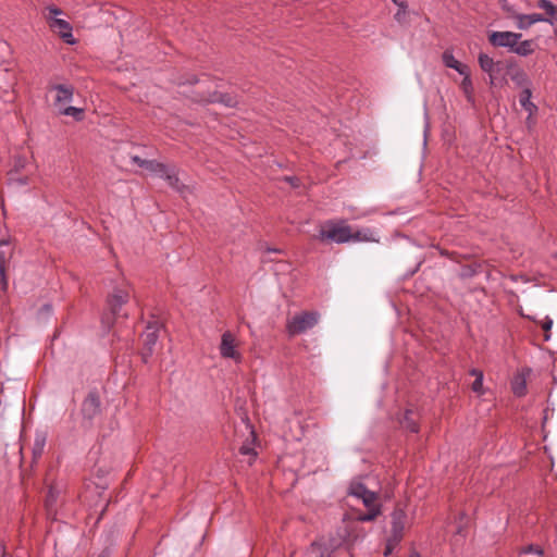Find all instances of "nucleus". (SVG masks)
I'll return each mask as SVG.
<instances>
[{
  "instance_id": "nucleus-1",
  "label": "nucleus",
  "mask_w": 557,
  "mask_h": 557,
  "mask_svg": "<svg viewBox=\"0 0 557 557\" xmlns=\"http://www.w3.org/2000/svg\"><path fill=\"white\" fill-rule=\"evenodd\" d=\"M348 495L360 499L367 508V512L358 513L359 521H374L382 513V505L375 492L367 488L361 482H351L348 488Z\"/></svg>"
},
{
  "instance_id": "nucleus-2",
  "label": "nucleus",
  "mask_w": 557,
  "mask_h": 557,
  "mask_svg": "<svg viewBox=\"0 0 557 557\" xmlns=\"http://www.w3.org/2000/svg\"><path fill=\"white\" fill-rule=\"evenodd\" d=\"M317 238L321 242L345 244L351 242L352 228L344 220L329 221L320 230Z\"/></svg>"
},
{
  "instance_id": "nucleus-3",
  "label": "nucleus",
  "mask_w": 557,
  "mask_h": 557,
  "mask_svg": "<svg viewBox=\"0 0 557 557\" xmlns=\"http://www.w3.org/2000/svg\"><path fill=\"white\" fill-rule=\"evenodd\" d=\"M320 320V313L318 311H301L287 319L286 332L288 336L294 337L296 335L304 334L309 330L313 329Z\"/></svg>"
},
{
  "instance_id": "nucleus-4",
  "label": "nucleus",
  "mask_w": 557,
  "mask_h": 557,
  "mask_svg": "<svg viewBox=\"0 0 557 557\" xmlns=\"http://www.w3.org/2000/svg\"><path fill=\"white\" fill-rule=\"evenodd\" d=\"M360 522L358 520V513L354 517H345L342 521L341 527H338L337 534L334 536L336 541H341V546L343 544H352L359 540H362L366 536V532L362 527H360Z\"/></svg>"
},
{
  "instance_id": "nucleus-5",
  "label": "nucleus",
  "mask_w": 557,
  "mask_h": 557,
  "mask_svg": "<svg viewBox=\"0 0 557 557\" xmlns=\"http://www.w3.org/2000/svg\"><path fill=\"white\" fill-rule=\"evenodd\" d=\"M131 298V287L128 284L123 283L116 286L112 293L108 296L107 305L113 317H116L123 305H125Z\"/></svg>"
},
{
  "instance_id": "nucleus-6",
  "label": "nucleus",
  "mask_w": 557,
  "mask_h": 557,
  "mask_svg": "<svg viewBox=\"0 0 557 557\" xmlns=\"http://www.w3.org/2000/svg\"><path fill=\"white\" fill-rule=\"evenodd\" d=\"M81 412L83 417V424L85 426H90L94 420L101 412V401L96 393H89L87 395L82 404Z\"/></svg>"
},
{
  "instance_id": "nucleus-7",
  "label": "nucleus",
  "mask_w": 557,
  "mask_h": 557,
  "mask_svg": "<svg viewBox=\"0 0 557 557\" xmlns=\"http://www.w3.org/2000/svg\"><path fill=\"white\" fill-rule=\"evenodd\" d=\"M147 170L150 173L165 180L172 188L180 189V180L175 168L168 166L166 164L160 163L156 160H151L149 163H147Z\"/></svg>"
},
{
  "instance_id": "nucleus-8",
  "label": "nucleus",
  "mask_w": 557,
  "mask_h": 557,
  "mask_svg": "<svg viewBox=\"0 0 557 557\" xmlns=\"http://www.w3.org/2000/svg\"><path fill=\"white\" fill-rule=\"evenodd\" d=\"M341 546V541L334 536L326 540H320L311 544L307 552V557H332L333 552Z\"/></svg>"
},
{
  "instance_id": "nucleus-9",
  "label": "nucleus",
  "mask_w": 557,
  "mask_h": 557,
  "mask_svg": "<svg viewBox=\"0 0 557 557\" xmlns=\"http://www.w3.org/2000/svg\"><path fill=\"white\" fill-rule=\"evenodd\" d=\"M521 38V34L512 32H493L488 36L490 42L495 47L512 48L518 44Z\"/></svg>"
},
{
  "instance_id": "nucleus-10",
  "label": "nucleus",
  "mask_w": 557,
  "mask_h": 557,
  "mask_svg": "<svg viewBox=\"0 0 557 557\" xmlns=\"http://www.w3.org/2000/svg\"><path fill=\"white\" fill-rule=\"evenodd\" d=\"M158 330L159 327L157 323H149L145 332L141 334L144 342L143 359L145 362H147L148 358L152 355L153 347L157 344L159 337Z\"/></svg>"
},
{
  "instance_id": "nucleus-11",
  "label": "nucleus",
  "mask_w": 557,
  "mask_h": 557,
  "mask_svg": "<svg viewBox=\"0 0 557 557\" xmlns=\"http://www.w3.org/2000/svg\"><path fill=\"white\" fill-rule=\"evenodd\" d=\"M407 522V513L403 508H395L392 512V536L395 543L403 539Z\"/></svg>"
},
{
  "instance_id": "nucleus-12",
  "label": "nucleus",
  "mask_w": 557,
  "mask_h": 557,
  "mask_svg": "<svg viewBox=\"0 0 557 557\" xmlns=\"http://www.w3.org/2000/svg\"><path fill=\"white\" fill-rule=\"evenodd\" d=\"M220 354L223 358H231L236 361L240 360V355L236 350L235 337L231 332H225L221 338Z\"/></svg>"
},
{
  "instance_id": "nucleus-13",
  "label": "nucleus",
  "mask_w": 557,
  "mask_h": 557,
  "mask_svg": "<svg viewBox=\"0 0 557 557\" xmlns=\"http://www.w3.org/2000/svg\"><path fill=\"white\" fill-rule=\"evenodd\" d=\"M50 28L58 33V35L69 45L75 44L73 37V28L71 24L63 18H51L49 24Z\"/></svg>"
},
{
  "instance_id": "nucleus-14",
  "label": "nucleus",
  "mask_w": 557,
  "mask_h": 557,
  "mask_svg": "<svg viewBox=\"0 0 557 557\" xmlns=\"http://www.w3.org/2000/svg\"><path fill=\"white\" fill-rule=\"evenodd\" d=\"M51 90L55 91L54 106L59 110L70 103L74 96V87L71 85H53Z\"/></svg>"
},
{
  "instance_id": "nucleus-15",
  "label": "nucleus",
  "mask_w": 557,
  "mask_h": 557,
  "mask_svg": "<svg viewBox=\"0 0 557 557\" xmlns=\"http://www.w3.org/2000/svg\"><path fill=\"white\" fill-rule=\"evenodd\" d=\"M532 90L531 88H524L519 95L520 106L529 113V120L532 119L537 112V107L531 101Z\"/></svg>"
},
{
  "instance_id": "nucleus-16",
  "label": "nucleus",
  "mask_w": 557,
  "mask_h": 557,
  "mask_svg": "<svg viewBox=\"0 0 557 557\" xmlns=\"http://www.w3.org/2000/svg\"><path fill=\"white\" fill-rule=\"evenodd\" d=\"M537 22H549L553 23L550 20L545 18L540 13H532V14H522L518 16V27L520 29H525L530 27L531 25L537 23Z\"/></svg>"
},
{
  "instance_id": "nucleus-17",
  "label": "nucleus",
  "mask_w": 557,
  "mask_h": 557,
  "mask_svg": "<svg viewBox=\"0 0 557 557\" xmlns=\"http://www.w3.org/2000/svg\"><path fill=\"white\" fill-rule=\"evenodd\" d=\"M351 242H366V243H379L376 233L370 227H363L352 231Z\"/></svg>"
},
{
  "instance_id": "nucleus-18",
  "label": "nucleus",
  "mask_w": 557,
  "mask_h": 557,
  "mask_svg": "<svg viewBox=\"0 0 557 557\" xmlns=\"http://www.w3.org/2000/svg\"><path fill=\"white\" fill-rule=\"evenodd\" d=\"M510 79L516 84V86L524 89L531 88V82L523 70L520 67H513L509 71Z\"/></svg>"
},
{
  "instance_id": "nucleus-19",
  "label": "nucleus",
  "mask_w": 557,
  "mask_h": 557,
  "mask_svg": "<svg viewBox=\"0 0 557 557\" xmlns=\"http://www.w3.org/2000/svg\"><path fill=\"white\" fill-rule=\"evenodd\" d=\"M463 76L460 83V89L462 90L467 101L471 104L474 103V88L472 84V79L470 77L469 69L466 71V74H461Z\"/></svg>"
},
{
  "instance_id": "nucleus-20",
  "label": "nucleus",
  "mask_w": 557,
  "mask_h": 557,
  "mask_svg": "<svg viewBox=\"0 0 557 557\" xmlns=\"http://www.w3.org/2000/svg\"><path fill=\"white\" fill-rule=\"evenodd\" d=\"M442 59L445 66L454 69L459 74H466V71L469 69L466 64H462L456 60L451 51H444Z\"/></svg>"
},
{
  "instance_id": "nucleus-21",
  "label": "nucleus",
  "mask_w": 557,
  "mask_h": 557,
  "mask_svg": "<svg viewBox=\"0 0 557 557\" xmlns=\"http://www.w3.org/2000/svg\"><path fill=\"white\" fill-rule=\"evenodd\" d=\"M46 444H47L46 432H36L35 438H34V444L32 447V453H33V457L35 460L41 457V455L44 454Z\"/></svg>"
},
{
  "instance_id": "nucleus-22",
  "label": "nucleus",
  "mask_w": 557,
  "mask_h": 557,
  "mask_svg": "<svg viewBox=\"0 0 557 557\" xmlns=\"http://www.w3.org/2000/svg\"><path fill=\"white\" fill-rule=\"evenodd\" d=\"M478 61H479V64H480V67L482 69V71L488 75V78H494V76L492 75L493 71L497 70V67L499 66V63L498 62L496 63L486 53H480Z\"/></svg>"
},
{
  "instance_id": "nucleus-23",
  "label": "nucleus",
  "mask_w": 557,
  "mask_h": 557,
  "mask_svg": "<svg viewBox=\"0 0 557 557\" xmlns=\"http://www.w3.org/2000/svg\"><path fill=\"white\" fill-rule=\"evenodd\" d=\"M512 52L527 57L534 51V44L532 40H523L521 42L518 41V44L512 48Z\"/></svg>"
},
{
  "instance_id": "nucleus-24",
  "label": "nucleus",
  "mask_w": 557,
  "mask_h": 557,
  "mask_svg": "<svg viewBox=\"0 0 557 557\" xmlns=\"http://www.w3.org/2000/svg\"><path fill=\"white\" fill-rule=\"evenodd\" d=\"M203 100H206L208 102H221V103L225 104L226 107H234L237 103V101L233 97L227 96V95H219V94L210 95L209 97L205 98Z\"/></svg>"
},
{
  "instance_id": "nucleus-25",
  "label": "nucleus",
  "mask_w": 557,
  "mask_h": 557,
  "mask_svg": "<svg viewBox=\"0 0 557 557\" xmlns=\"http://www.w3.org/2000/svg\"><path fill=\"white\" fill-rule=\"evenodd\" d=\"M59 112L62 115L72 116L76 121H82L84 117V110L76 107L65 106L62 109H60Z\"/></svg>"
},
{
  "instance_id": "nucleus-26",
  "label": "nucleus",
  "mask_w": 557,
  "mask_h": 557,
  "mask_svg": "<svg viewBox=\"0 0 557 557\" xmlns=\"http://www.w3.org/2000/svg\"><path fill=\"white\" fill-rule=\"evenodd\" d=\"M400 424L410 432L417 433L419 431L417 422L411 418V411H406Z\"/></svg>"
},
{
  "instance_id": "nucleus-27",
  "label": "nucleus",
  "mask_w": 557,
  "mask_h": 557,
  "mask_svg": "<svg viewBox=\"0 0 557 557\" xmlns=\"http://www.w3.org/2000/svg\"><path fill=\"white\" fill-rule=\"evenodd\" d=\"M537 7L542 10H544L547 15L550 17L549 20L553 22V18H555L557 9L553 4L550 0H539Z\"/></svg>"
},
{
  "instance_id": "nucleus-28",
  "label": "nucleus",
  "mask_w": 557,
  "mask_h": 557,
  "mask_svg": "<svg viewBox=\"0 0 557 557\" xmlns=\"http://www.w3.org/2000/svg\"><path fill=\"white\" fill-rule=\"evenodd\" d=\"M520 555H533L534 557H544L543 549L537 545H528L520 549Z\"/></svg>"
},
{
  "instance_id": "nucleus-29",
  "label": "nucleus",
  "mask_w": 557,
  "mask_h": 557,
  "mask_svg": "<svg viewBox=\"0 0 557 557\" xmlns=\"http://www.w3.org/2000/svg\"><path fill=\"white\" fill-rule=\"evenodd\" d=\"M527 384L524 379H517L512 383V392L516 396L521 397L525 394Z\"/></svg>"
},
{
  "instance_id": "nucleus-30",
  "label": "nucleus",
  "mask_w": 557,
  "mask_h": 557,
  "mask_svg": "<svg viewBox=\"0 0 557 557\" xmlns=\"http://www.w3.org/2000/svg\"><path fill=\"white\" fill-rule=\"evenodd\" d=\"M61 14H62V10L55 5H48L45 9V17L49 24L51 22V18H59L58 16Z\"/></svg>"
},
{
  "instance_id": "nucleus-31",
  "label": "nucleus",
  "mask_w": 557,
  "mask_h": 557,
  "mask_svg": "<svg viewBox=\"0 0 557 557\" xmlns=\"http://www.w3.org/2000/svg\"><path fill=\"white\" fill-rule=\"evenodd\" d=\"M3 259V257H1ZM0 287L3 292H7L9 288V281L5 274V267H3V260H1L0 264Z\"/></svg>"
},
{
  "instance_id": "nucleus-32",
  "label": "nucleus",
  "mask_w": 557,
  "mask_h": 557,
  "mask_svg": "<svg viewBox=\"0 0 557 557\" xmlns=\"http://www.w3.org/2000/svg\"><path fill=\"white\" fill-rule=\"evenodd\" d=\"M500 74V66L497 67V70L493 71L494 78H490V85L491 86H503L506 83V79L504 77H499Z\"/></svg>"
},
{
  "instance_id": "nucleus-33",
  "label": "nucleus",
  "mask_w": 557,
  "mask_h": 557,
  "mask_svg": "<svg viewBox=\"0 0 557 557\" xmlns=\"http://www.w3.org/2000/svg\"><path fill=\"white\" fill-rule=\"evenodd\" d=\"M542 329L545 331V341L550 338L549 331L553 326V320L549 317H545V319L541 322Z\"/></svg>"
},
{
  "instance_id": "nucleus-34",
  "label": "nucleus",
  "mask_w": 557,
  "mask_h": 557,
  "mask_svg": "<svg viewBox=\"0 0 557 557\" xmlns=\"http://www.w3.org/2000/svg\"><path fill=\"white\" fill-rule=\"evenodd\" d=\"M472 391L479 395H482L484 394V389H483V379L481 377H478L474 380V382L472 383V386H471Z\"/></svg>"
},
{
  "instance_id": "nucleus-35",
  "label": "nucleus",
  "mask_w": 557,
  "mask_h": 557,
  "mask_svg": "<svg viewBox=\"0 0 557 557\" xmlns=\"http://www.w3.org/2000/svg\"><path fill=\"white\" fill-rule=\"evenodd\" d=\"M239 451H240L242 455H247V456H252V457L256 456V453H255L253 448L249 444H244L239 448Z\"/></svg>"
},
{
  "instance_id": "nucleus-36",
  "label": "nucleus",
  "mask_w": 557,
  "mask_h": 557,
  "mask_svg": "<svg viewBox=\"0 0 557 557\" xmlns=\"http://www.w3.org/2000/svg\"><path fill=\"white\" fill-rule=\"evenodd\" d=\"M132 161L139 165L140 168H145L147 170V163H149L150 160L141 159L138 156H133Z\"/></svg>"
},
{
  "instance_id": "nucleus-37",
  "label": "nucleus",
  "mask_w": 557,
  "mask_h": 557,
  "mask_svg": "<svg viewBox=\"0 0 557 557\" xmlns=\"http://www.w3.org/2000/svg\"><path fill=\"white\" fill-rule=\"evenodd\" d=\"M398 543H395L394 540H393V536H391V539L388 540L387 542V546H386V549L384 552V555L385 556H388L391 553H392V549H393V546L394 545H397Z\"/></svg>"
},
{
  "instance_id": "nucleus-38",
  "label": "nucleus",
  "mask_w": 557,
  "mask_h": 557,
  "mask_svg": "<svg viewBox=\"0 0 557 557\" xmlns=\"http://www.w3.org/2000/svg\"><path fill=\"white\" fill-rule=\"evenodd\" d=\"M406 16V10L404 11L403 9L399 8V10L397 11V13L395 14V18L398 21V22H401Z\"/></svg>"
},
{
  "instance_id": "nucleus-39",
  "label": "nucleus",
  "mask_w": 557,
  "mask_h": 557,
  "mask_svg": "<svg viewBox=\"0 0 557 557\" xmlns=\"http://www.w3.org/2000/svg\"><path fill=\"white\" fill-rule=\"evenodd\" d=\"M398 8L403 9L404 11L407 10V3L405 0H392Z\"/></svg>"
},
{
  "instance_id": "nucleus-40",
  "label": "nucleus",
  "mask_w": 557,
  "mask_h": 557,
  "mask_svg": "<svg viewBox=\"0 0 557 557\" xmlns=\"http://www.w3.org/2000/svg\"><path fill=\"white\" fill-rule=\"evenodd\" d=\"M470 374L472 376H474L475 379H478V377L483 379V372L481 370L472 369V370H470Z\"/></svg>"
},
{
  "instance_id": "nucleus-41",
  "label": "nucleus",
  "mask_w": 557,
  "mask_h": 557,
  "mask_svg": "<svg viewBox=\"0 0 557 557\" xmlns=\"http://www.w3.org/2000/svg\"><path fill=\"white\" fill-rule=\"evenodd\" d=\"M285 181L288 182L293 187L298 186V178H296V177L288 176V177H285Z\"/></svg>"
},
{
  "instance_id": "nucleus-42",
  "label": "nucleus",
  "mask_w": 557,
  "mask_h": 557,
  "mask_svg": "<svg viewBox=\"0 0 557 557\" xmlns=\"http://www.w3.org/2000/svg\"><path fill=\"white\" fill-rule=\"evenodd\" d=\"M533 124H534L533 117L531 120H529V116H528L527 117V125H528V127H532Z\"/></svg>"
},
{
  "instance_id": "nucleus-43",
  "label": "nucleus",
  "mask_w": 557,
  "mask_h": 557,
  "mask_svg": "<svg viewBox=\"0 0 557 557\" xmlns=\"http://www.w3.org/2000/svg\"><path fill=\"white\" fill-rule=\"evenodd\" d=\"M409 557H420L418 552H412Z\"/></svg>"
},
{
  "instance_id": "nucleus-44",
  "label": "nucleus",
  "mask_w": 557,
  "mask_h": 557,
  "mask_svg": "<svg viewBox=\"0 0 557 557\" xmlns=\"http://www.w3.org/2000/svg\"><path fill=\"white\" fill-rule=\"evenodd\" d=\"M554 258H555V259H557V252H556V253H554Z\"/></svg>"
},
{
  "instance_id": "nucleus-45",
  "label": "nucleus",
  "mask_w": 557,
  "mask_h": 557,
  "mask_svg": "<svg viewBox=\"0 0 557 557\" xmlns=\"http://www.w3.org/2000/svg\"><path fill=\"white\" fill-rule=\"evenodd\" d=\"M0 557H7V556H5V555H3V554H1V556H0Z\"/></svg>"
}]
</instances>
